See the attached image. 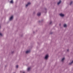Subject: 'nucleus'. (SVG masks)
Listing matches in <instances>:
<instances>
[{
	"label": "nucleus",
	"mask_w": 73,
	"mask_h": 73,
	"mask_svg": "<svg viewBox=\"0 0 73 73\" xmlns=\"http://www.w3.org/2000/svg\"><path fill=\"white\" fill-rule=\"evenodd\" d=\"M59 15L60 16H61V17H64V15L62 13L60 14Z\"/></svg>",
	"instance_id": "f257e3e1"
},
{
	"label": "nucleus",
	"mask_w": 73,
	"mask_h": 73,
	"mask_svg": "<svg viewBox=\"0 0 73 73\" xmlns=\"http://www.w3.org/2000/svg\"><path fill=\"white\" fill-rule=\"evenodd\" d=\"M31 4V3L30 2H29L26 5V7H27L29 5H30Z\"/></svg>",
	"instance_id": "f03ea898"
},
{
	"label": "nucleus",
	"mask_w": 73,
	"mask_h": 73,
	"mask_svg": "<svg viewBox=\"0 0 73 73\" xmlns=\"http://www.w3.org/2000/svg\"><path fill=\"white\" fill-rule=\"evenodd\" d=\"M48 55H46L45 57V59H47L48 58Z\"/></svg>",
	"instance_id": "7ed1b4c3"
},
{
	"label": "nucleus",
	"mask_w": 73,
	"mask_h": 73,
	"mask_svg": "<svg viewBox=\"0 0 73 73\" xmlns=\"http://www.w3.org/2000/svg\"><path fill=\"white\" fill-rule=\"evenodd\" d=\"M12 19H13V16H11L10 18V21H11V20H12Z\"/></svg>",
	"instance_id": "20e7f679"
},
{
	"label": "nucleus",
	"mask_w": 73,
	"mask_h": 73,
	"mask_svg": "<svg viewBox=\"0 0 73 73\" xmlns=\"http://www.w3.org/2000/svg\"><path fill=\"white\" fill-rule=\"evenodd\" d=\"M30 52L31 51L30 50L27 51L26 52V53H30Z\"/></svg>",
	"instance_id": "39448f33"
},
{
	"label": "nucleus",
	"mask_w": 73,
	"mask_h": 73,
	"mask_svg": "<svg viewBox=\"0 0 73 73\" xmlns=\"http://www.w3.org/2000/svg\"><path fill=\"white\" fill-rule=\"evenodd\" d=\"M61 3V0H60L59 2L58 3V5H59V4H60Z\"/></svg>",
	"instance_id": "423d86ee"
},
{
	"label": "nucleus",
	"mask_w": 73,
	"mask_h": 73,
	"mask_svg": "<svg viewBox=\"0 0 73 73\" xmlns=\"http://www.w3.org/2000/svg\"><path fill=\"white\" fill-rule=\"evenodd\" d=\"M40 15H41V13H37V15L38 16H40Z\"/></svg>",
	"instance_id": "0eeeda50"
},
{
	"label": "nucleus",
	"mask_w": 73,
	"mask_h": 73,
	"mask_svg": "<svg viewBox=\"0 0 73 73\" xmlns=\"http://www.w3.org/2000/svg\"><path fill=\"white\" fill-rule=\"evenodd\" d=\"M64 60H65V58H64L62 60V62H63V61H64Z\"/></svg>",
	"instance_id": "6e6552de"
},
{
	"label": "nucleus",
	"mask_w": 73,
	"mask_h": 73,
	"mask_svg": "<svg viewBox=\"0 0 73 73\" xmlns=\"http://www.w3.org/2000/svg\"><path fill=\"white\" fill-rule=\"evenodd\" d=\"M30 69H31V68L29 67L27 69V70L28 71H29V70Z\"/></svg>",
	"instance_id": "1a4fd4ad"
},
{
	"label": "nucleus",
	"mask_w": 73,
	"mask_h": 73,
	"mask_svg": "<svg viewBox=\"0 0 73 73\" xmlns=\"http://www.w3.org/2000/svg\"><path fill=\"white\" fill-rule=\"evenodd\" d=\"M67 25L66 24H64V27H66Z\"/></svg>",
	"instance_id": "9d476101"
},
{
	"label": "nucleus",
	"mask_w": 73,
	"mask_h": 73,
	"mask_svg": "<svg viewBox=\"0 0 73 73\" xmlns=\"http://www.w3.org/2000/svg\"><path fill=\"white\" fill-rule=\"evenodd\" d=\"M10 3H13V0H11L10 2Z\"/></svg>",
	"instance_id": "9b49d317"
},
{
	"label": "nucleus",
	"mask_w": 73,
	"mask_h": 73,
	"mask_svg": "<svg viewBox=\"0 0 73 73\" xmlns=\"http://www.w3.org/2000/svg\"><path fill=\"white\" fill-rule=\"evenodd\" d=\"M73 62V61H72L71 63H70V64L71 65L72 64Z\"/></svg>",
	"instance_id": "f8f14e48"
},
{
	"label": "nucleus",
	"mask_w": 73,
	"mask_h": 73,
	"mask_svg": "<svg viewBox=\"0 0 73 73\" xmlns=\"http://www.w3.org/2000/svg\"><path fill=\"white\" fill-rule=\"evenodd\" d=\"M72 3H73V2H72V1H71V2H70V5H71V4H72Z\"/></svg>",
	"instance_id": "ddd939ff"
},
{
	"label": "nucleus",
	"mask_w": 73,
	"mask_h": 73,
	"mask_svg": "<svg viewBox=\"0 0 73 73\" xmlns=\"http://www.w3.org/2000/svg\"><path fill=\"white\" fill-rule=\"evenodd\" d=\"M18 67H19V66L18 65H17L16 66V68H18Z\"/></svg>",
	"instance_id": "4468645a"
},
{
	"label": "nucleus",
	"mask_w": 73,
	"mask_h": 73,
	"mask_svg": "<svg viewBox=\"0 0 73 73\" xmlns=\"http://www.w3.org/2000/svg\"><path fill=\"white\" fill-rule=\"evenodd\" d=\"M0 36H2V34H1V33H0Z\"/></svg>",
	"instance_id": "2eb2a0df"
},
{
	"label": "nucleus",
	"mask_w": 73,
	"mask_h": 73,
	"mask_svg": "<svg viewBox=\"0 0 73 73\" xmlns=\"http://www.w3.org/2000/svg\"><path fill=\"white\" fill-rule=\"evenodd\" d=\"M68 51H69V50H67L68 52Z\"/></svg>",
	"instance_id": "dca6fc26"
},
{
	"label": "nucleus",
	"mask_w": 73,
	"mask_h": 73,
	"mask_svg": "<svg viewBox=\"0 0 73 73\" xmlns=\"http://www.w3.org/2000/svg\"><path fill=\"white\" fill-rule=\"evenodd\" d=\"M1 27L0 26V28Z\"/></svg>",
	"instance_id": "f3484780"
},
{
	"label": "nucleus",
	"mask_w": 73,
	"mask_h": 73,
	"mask_svg": "<svg viewBox=\"0 0 73 73\" xmlns=\"http://www.w3.org/2000/svg\"><path fill=\"white\" fill-rule=\"evenodd\" d=\"M50 24H51V23H50Z\"/></svg>",
	"instance_id": "a211bd4d"
},
{
	"label": "nucleus",
	"mask_w": 73,
	"mask_h": 73,
	"mask_svg": "<svg viewBox=\"0 0 73 73\" xmlns=\"http://www.w3.org/2000/svg\"><path fill=\"white\" fill-rule=\"evenodd\" d=\"M23 73H25L24 72H23Z\"/></svg>",
	"instance_id": "6ab92c4d"
}]
</instances>
